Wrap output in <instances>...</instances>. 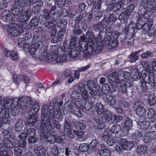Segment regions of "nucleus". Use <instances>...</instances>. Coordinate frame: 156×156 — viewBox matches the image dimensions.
Returning a JSON list of instances; mask_svg holds the SVG:
<instances>
[{"label":"nucleus","mask_w":156,"mask_h":156,"mask_svg":"<svg viewBox=\"0 0 156 156\" xmlns=\"http://www.w3.org/2000/svg\"><path fill=\"white\" fill-rule=\"evenodd\" d=\"M47 110L43 109L41 112V125L39 128V130L41 134H40V138L43 139V137L45 139L46 142H49L51 144L55 143V136L47 132L51 131L52 129L50 118L51 119H54L52 122L53 125L56 128L59 129L61 128L59 121L62 120L63 117L62 113L63 110L61 109L60 106H58L57 107H55L52 108H50L49 110V115L47 113Z\"/></svg>","instance_id":"nucleus-1"},{"label":"nucleus","mask_w":156,"mask_h":156,"mask_svg":"<svg viewBox=\"0 0 156 156\" xmlns=\"http://www.w3.org/2000/svg\"><path fill=\"white\" fill-rule=\"evenodd\" d=\"M87 86L89 89V93L91 95L88 96L90 99H92L95 95L100 96L101 94L99 89V86H97L96 84L92 80H89L87 82ZM78 89L81 92L80 94L79 92L76 90H74L72 94V97L77 101H80L83 98L86 100L88 98V93L85 89V86L82 83L79 84L78 87Z\"/></svg>","instance_id":"nucleus-2"},{"label":"nucleus","mask_w":156,"mask_h":156,"mask_svg":"<svg viewBox=\"0 0 156 156\" xmlns=\"http://www.w3.org/2000/svg\"><path fill=\"white\" fill-rule=\"evenodd\" d=\"M86 37L88 40V45L93 47L94 52L96 54L99 53L102 49L101 34L99 33L98 37H96L91 32L87 31L86 34Z\"/></svg>","instance_id":"nucleus-3"},{"label":"nucleus","mask_w":156,"mask_h":156,"mask_svg":"<svg viewBox=\"0 0 156 156\" xmlns=\"http://www.w3.org/2000/svg\"><path fill=\"white\" fill-rule=\"evenodd\" d=\"M79 47L80 51L84 53V56L89 57L92 55L94 51L93 47H90L87 44L86 37L84 36H81L79 41Z\"/></svg>","instance_id":"nucleus-4"},{"label":"nucleus","mask_w":156,"mask_h":156,"mask_svg":"<svg viewBox=\"0 0 156 156\" xmlns=\"http://www.w3.org/2000/svg\"><path fill=\"white\" fill-rule=\"evenodd\" d=\"M39 109V106L38 103H37L34 105L30 109L29 112L30 115L27 119L26 124L30 125V126H34L37 121L38 115L37 113Z\"/></svg>","instance_id":"nucleus-5"},{"label":"nucleus","mask_w":156,"mask_h":156,"mask_svg":"<svg viewBox=\"0 0 156 156\" xmlns=\"http://www.w3.org/2000/svg\"><path fill=\"white\" fill-rule=\"evenodd\" d=\"M119 145L115 147V149L119 152H122L125 151L129 150L134 146L133 141H127L125 139H122L119 140Z\"/></svg>","instance_id":"nucleus-6"},{"label":"nucleus","mask_w":156,"mask_h":156,"mask_svg":"<svg viewBox=\"0 0 156 156\" xmlns=\"http://www.w3.org/2000/svg\"><path fill=\"white\" fill-rule=\"evenodd\" d=\"M141 12H139L138 20L136 25V28L137 30H140L145 26V21L146 19H148L151 13L146 9H141Z\"/></svg>","instance_id":"nucleus-7"},{"label":"nucleus","mask_w":156,"mask_h":156,"mask_svg":"<svg viewBox=\"0 0 156 156\" xmlns=\"http://www.w3.org/2000/svg\"><path fill=\"white\" fill-rule=\"evenodd\" d=\"M15 3L12 7L11 9L12 14L14 16L20 15L23 10V7L25 5L24 3H23L25 0H14Z\"/></svg>","instance_id":"nucleus-8"},{"label":"nucleus","mask_w":156,"mask_h":156,"mask_svg":"<svg viewBox=\"0 0 156 156\" xmlns=\"http://www.w3.org/2000/svg\"><path fill=\"white\" fill-rule=\"evenodd\" d=\"M133 108L137 115L143 117L146 113V111L144 108V105L140 101H136L133 105Z\"/></svg>","instance_id":"nucleus-9"},{"label":"nucleus","mask_w":156,"mask_h":156,"mask_svg":"<svg viewBox=\"0 0 156 156\" xmlns=\"http://www.w3.org/2000/svg\"><path fill=\"white\" fill-rule=\"evenodd\" d=\"M122 129L121 132V135L126 136L128 135L129 132L132 128V121L129 118H127L124 123L122 125Z\"/></svg>","instance_id":"nucleus-10"},{"label":"nucleus","mask_w":156,"mask_h":156,"mask_svg":"<svg viewBox=\"0 0 156 156\" xmlns=\"http://www.w3.org/2000/svg\"><path fill=\"white\" fill-rule=\"evenodd\" d=\"M140 4L143 7V9L150 8L156 9V0H143Z\"/></svg>","instance_id":"nucleus-11"},{"label":"nucleus","mask_w":156,"mask_h":156,"mask_svg":"<svg viewBox=\"0 0 156 156\" xmlns=\"http://www.w3.org/2000/svg\"><path fill=\"white\" fill-rule=\"evenodd\" d=\"M66 54L72 58H75L77 57L80 51V48H73L70 47L67 48V49L65 50Z\"/></svg>","instance_id":"nucleus-12"},{"label":"nucleus","mask_w":156,"mask_h":156,"mask_svg":"<svg viewBox=\"0 0 156 156\" xmlns=\"http://www.w3.org/2000/svg\"><path fill=\"white\" fill-rule=\"evenodd\" d=\"M55 55L54 52L49 54L48 53L47 51L44 50L40 56L39 59L40 60L51 61H53L55 60Z\"/></svg>","instance_id":"nucleus-13"},{"label":"nucleus","mask_w":156,"mask_h":156,"mask_svg":"<svg viewBox=\"0 0 156 156\" xmlns=\"http://www.w3.org/2000/svg\"><path fill=\"white\" fill-rule=\"evenodd\" d=\"M36 133L35 130L33 128H29L27 130L26 134L30 143H34L37 141V138L35 136Z\"/></svg>","instance_id":"nucleus-14"},{"label":"nucleus","mask_w":156,"mask_h":156,"mask_svg":"<svg viewBox=\"0 0 156 156\" xmlns=\"http://www.w3.org/2000/svg\"><path fill=\"white\" fill-rule=\"evenodd\" d=\"M143 138V140L145 143L151 142L156 138V132L146 131Z\"/></svg>","instance_id":"nucleus-15"},{"label":"nucleus","mask_w":156,"mask_h":156,"mask_svg":"<svg viewBox=\"0 0 156 156\" xmlns=\"http://www.w3.org/2000/svg\"><path fill=\"white\" fill-rule=\"evenodd\" d=\"M5 108L6 109L5 112H9V109H10V113L12 115H17L18 113V111L14 107L15 106L13 105L12 103L11 102H6L5 103Z\"/></svg>","instance_id":"nucleus-16"},{"label":"nucleus","mask_w":156,"mask_h":156,"mask_svg":"<svg viewBox=\"0 0 156 156\" xmlns=\"http://www.w3.org/2000/svg\"><path fill=\"white\" fill-rule=\"evenodd\" d=\"M32 100L29 97H25L22 98L20 103V108L23 109H26L32 105Z\"/></svg>","instance_id":"nucleus-17"},{"label":"nucleus","mask_w":156,"mask_h":156,"mask_svg":"<svg viewBox=\"0 0 156 156\" xmlns=\"http://www.w3.org/2000/svg\"><path fill=\"white\" fill-rule=\"evenodd\" d=\"M98 9H95L91 11L88 16L89 18H90L92 17L94 20H98L102 16V13L98 8Z\"/></svg>","instance_id":"nucleus-18"},{"label":"nucleus","mask_w":156,"mask_h":156,"mask_svg":"<svg viewBox=\"0 0 156 156\" xmlns=\"http://www.w3.org/2000/svg\"><path fill=\"white\" fill-rule=\"evenodd\" d=\"M19 16L20 18V20L22 22H25L28 20L31 16V12L30 10H27L26 11L21 13Z\"/></svg>","instance_id":"nucleus-19"},{"label":"nucleus","mask_w":156,"mask_h":156,"mask_svg":"<svg viewBox=\"0 0 156 156\" xmlns=\"http://www.w3.org/2000/svg\"><path fill=\"white\" fill-rule=\"evenodd\" d=\"M34 153L37 156L45 155L48 154L45 148L42 146L35 147L34 148Z\"/></svg>","instance_id":"nucleus-20"},{"label":"nucleus","mask_w":156,"mask_h":156,"mask_svg":"<svg viewBox=\"0 0 156 156\" xmlns=\"http://www.w3.org/2000/svg\"><path fill=\"white\" fill-rule=\"evenodd\" d=\"M2 19L5 22H10L12 19L11 13L10 11L7 10H4L2 13Z\"/></svg>","instance_id":"nucleus-21"},{"label":"nucleus","mask_w":156,"mask_h":156,"mask_svg":"<svg viewBox=\"0 0 156 156\" xmlns=\"http://www.w3.org/2000/svg\"><path fill=\"white\" fill-rule=\"evenodd\" d=\"M7 31L9 35L14 37L17 36L21 34L20 32L14 27L9 26L7 30Z\"/></svg>","instance_id":"nucleus-22"},{"label":"nucleus","mask_w":156,"mask_h":156,"mask_svg":"<svg viewBox=\"0 0 156 156\" xmlns=\"http://www.w3.org/2000/svg\"><path fill=\"white\" fill-rule=\"evenodd\" d=\"M22 2L24 3L25 5L28 6L32 5L36 3H37V5L39 7L43 5V3L41 2V0H25V1Z\"/></svg>","instance_id":"nucleus-23"},{"label":"nucleus","mask_w":156,"mask_h":156,"mask_svg":"<svg viewBox=\"0 0 156 156\" xmlns=\"http://www.w3.org/2000/svg\"><path fill=\"white\" fill-rule=\"evenodd\" d=\"M147 116V118L151 122L154 123L156 121V113L154 109L151 108L148 110Z\"/></svg>","instance_id":"nucleus-24"},{"label":"nucleus","mask_w":156,"mask_h":156,"mask_svg":"<svg viewBox=\"0 0 156 156\" xmlns=\"http://www.w3.org/2000/svg\"><path fill=\"white\" fill-rule=\"evenodd\" d=\"M64 54H66L65 51H62L60 53H57L56 58L55 57V59L57 63H62L66 61V57Z\"/></svg>","instance_id":"nucleus-25"},{"label":"nucleus","mask_w":156,"mask_h":156,"mask_svg":"<svg viewBox=\"0 0 156 156\" xmlns=\"http://www.w3.org/2000/svg\"><path fill=\"white\" fill-rule=\"evenodd\" d=\"M73 106L70 105L67 106L66 109L67 110V111L74 114L78 117H80L82 116V112L80 111L78 108H76L74 110H73Z\"/></svg>","instance_id":"nucleus-26"},{"label":"nucleus","mask_w":156,"mask_h":156,"mask_svg":"<svg viewBox=\"0 0 156 156\" xmlns=\"http://www.w3.org/2000/svg\"><path fill=\"white\" fill-rule=\"evenodd\" d=\"M130 14L126 10H125L119 16V20L122 22L125 23L128 19Z\"/></svg>","instance_id":"nucleus-27"},{"label":"nucleus","mask_w":156,"mask_h":156,"mask_svg":"<svg viewBox=\"0 0 156 156\" xmlns=\"http://www.w3.org/2000/svg\"><path fill=\"white\" fill-rule=\"evenodd\" d=\"M39 38L37 35H35L33 39L32 44L33 47H35L37 49L42 44V43Z\"/></svg>","instance_id":"nucleus-28"},{"label":"nucleus","mask_w":156,"mask_h":156,"mask_svg":"<svg viewBox=\"0 0 156 156\" xmlns=\"http://www.w3.org/2000/svg\"><path fill=\"white\" fill-rule=\"evenodd\" d=\"M10 119L9 114L5 112V114L3 117L0 118V127H1L3 124L8 123Z\"/></svg>","instance_id":"nucleus-29"},{"label":"nucleus","mask_w":156,"mask_h":156,"mask_svg":"<svg viewBox=\"0 0 156 156\" xmlns=\"http://www.w3.org/2000/svg\"><path fill=\"white\" fill-rule=\"evenodd\" d=\"M106 98L107 103L109 105L113 106L116 104L115 98L112 95L106 94Z\"/></svg>","instance_id":"nucleus-30"},{"label":"nucleus","mask_w":156,"mask_h":156,"mask_svg":"<svg viewBox=\"0 0 156 156\" xmlns=\"http://www.w3.org/2000/svg\"><path fill=\"white\" fill-rule=\"evenodd\" d=\"M150 125V122L148 121H139L137 123V127L141 129H147Z\"/></svg>","instance_id":"nucleus-31"},{"label":"nucleus","mask_w":156,"mask_h":156,"mask_svg":"<svg viewBox=\"0 0 156 156\" xmlns=\"http://www.w3.org/2000/svg\"><path fill=\"white\" fill-rule=\"evenodd\" d=\"M95 109L99 114H103L105 110L103 105L99 102L96 103L95 106Z\"/></svg>","instance_id":"nucleus-32"},{"label":"nucleus","mask_w":156,"mask_h":156,"mask_svg":"<svg viewBox=\"0 0 156 156\" xmlns=\"http://www.w3.org/2000/svg\"><path fill=\"white\" fill-rule=\"evenodd\" d=\"M89 67V65H87L84 67L79 68L78 70L76 71L74 73L75 78H79L80 76V72H84L87 70Z\"/></svg>","instance_id":"nucleus-33"},{"label":"nucleus","mask_w":156,"mask_h":156,"mask_svg":"<svg viewBox=\"0 0 156 156\" xmlns=\"http://www.w3.org/2000/svg\"><path fill=\"white\" fill-rule=\"evenodd\" d=\"M140 81L141 82V86L140 88L137 89V90L140 93H141L143 91L146 90L147 87L146 85V80H144V79H140Z\"/></svg>","instance_id":"nucleus-34"},{"label":"nucleus","mask_w":156,"mask_h":156,"mask_svg":"<svg viewBox=\"0 0 156 156\" xmlns=\"http://www.w3.org/2000/svg\"><path fill=\"white\" fill-rule=\"evenodd\" d=\"M73 28V33L75 35L79 36L83 33V30L80 28L78 24H75Z\"/></svg>","instance_id":"nucleus-35"},{"label":"nucleus","mask_w":156,"mask_h":156,"mask_svg":"<svg viewBox=\"0 0 156 156\" xmlns=\"http://www.w3.org/2000/svg\"><path fill=\"white\" fill-rule=\"evenodd\" d=\"M3 143L4 146L6 147L9 148H12L14 147L13 143L6 138L4 139Z\"/></svg>","instance_id":"nucleus-36"},{"label":"nucleus","mask_w":156,"mask_h":156,"mask_svg":"<svg viewBox=\"0 0 156 156\" xmlns=\"http://www.w3.org/2000/svg\"><path fill=\"white\" fill-rule=\"evenodd\" d=\"M147 151V148L145 145H140L137 147V152L140 154H146Z\"/></svg>","instance_id":"nucleus-37"},{"label":"nucleus","mask_w":156,"mask_h":156,"mask_svg":"<svg viewBox=\"0 0 156 156\" xmlns=\"http://www.w3.org/2000/svg\"><path fill=\"white\" fill-rule=\"evenodd\" d=\"M94 119L96 122H97L96 126L97 128L99 129H102L104 127V125L103 123L101 122L102 121V118H99L98 116L95 117Z\"/></svg>","instance_id":"nucleus-38"},{"label":"nucleus","mask_w":156,"mask_h":156,"mask_svg":"<svg viewBox=\"0 0 156 156\" xmlns=\"http://www.w3.org/2000/svg\"><path fill=\"white\" fill-rule=\"evenodd\" d=\"M121 127L120 125L116 124L113 126L110 130L112 133L116 134L118 133L120 131Z\"/></svg>","instance_id":"nucleus-39"},{"label":"nucleus","mask_w":156,"mask_h":156,"mask_svg":"<svg viewBox=\"0 0 156 156\" xmlns=\"http://www.w3.org/2000/svg\"><path fill=\"white\" fill-rule=\"evenodd\" d=\"M66 126H65L64 129L65 132L66 133V136L69 139H71L74 137V136L72 133V129L70 128L69 126H68V128H66Z\"/></svg>","instance_id":"nucleus-40"},{"label":"nucleus","mask_w":156,"mask_h":156,"mask_svg":"<svg viewBox=\"0 0 156 156\" xmlns=\"http://www.w3.org/2000/svg\"><path fill=\"white\" fill-rule=\"evenodd\" d=\"M103 114L105 119L108 121H110L112 119V113L108 110H105Z\"/></svg>","instance_id":"nucleus-41"},{"label":"nucleus","mask_w":156,"mask_h":156,"mask_svg":"<svg viewBox=\"0 0 156 156\" xmlns=\"http://www.w3.org/2000/svg\"><path fill=\"white\" fill-rule=\"evenodd\" d=\"M118 139L116 137H109L106 140V143L108 145L113 146L118 140Z\"/></svg>","instance_id":"nucleus-42"},{"label":"nucleus","mask_w":156,"mask_h":156,"mask_svg":"<svg viewBox=\"0 0 156 156\" xmlns=\"http://www.w3.org/2000/svg\"><path fill=\"white\" fill-rule=\"evenodd\" d=\"M109 44L113 48L116 46L118 43L117 38L116 37L109 38Z\"/></svg>","instance_id":"nucleus-43"},{"label":"nucleus","mask_w":156,"mask_h":156,"mask_svg":"<svg viewBox=\"0 0 156 156\" xmlns=\"http://www.w3.org/2000/svg\"><path fill=\"white\" fill-rule=\"evenodd\" d=\"M136 27V25L135 23L133 22H131L129 25L128 27L125 28L124 30L125 32H130L131 33L133 32L134 30V27Z\"/></svg>","instance_id":"nucleus-44"},{"label":"nucleus","mask_w":156,"mask_h":156,"mask_svg":"<svg viewBox=\"0 0 156 156\" xmlns=\"http://www.w3.org/2000/svg\"><path fill=\"white\" fill-rule=\"evenodd\" d=\"M148 102L151 106L154 105L156 103V98L154 94H151L149 95Z\"/></svg>","instance_id":"nucleus-45"},{"label":"nucleus","mask_w":156,"mask_h":156,"mask_svg":"<svg viewBox=\"0 0 156 156\" xmlns=\"http://www.w3.org/2000/svg\"><path fill=\"white\" fill-rule=\"evenodd\" d=\"M99 154L100 156H110L111 152L108 149H104L99 151Z\"/></svg>","instance_id":"nucleus-46"},{"label":"nucleus","mask_w":156,"mask_h":156,"mask_svg":"<svg viewBox=\"0 0 156 156\" xmlns=\"http://www.w3.org/2000/svg\"><path fill=\"white\" fill-rule=\"evenodd\" d=\"M89 146L88 144H81L79 147V150L83 152H87L89 149Z\"/></svg>","instance_id":"nucleus-47"},{"label":"nucleus","mask_w":156,"mask_h":156,"mask_svg":"<svg viewBox=\"0 0 156 156\" xmlns=\"http://www.w3.org/2000/svg\"><path fill=\"white\" fill-rule=\"evenodd\" d=\"M101 92L105 94L110 92V89L107 83H105L102 87Z\"/></svg>","instance_id":"nucleus-48"},{"label":"nucleus","mask_w":156,"mask_h":156,"mask_svg":"<svg viewBox=\"0 0 156 156\" xmlns=\"http://www.w3.org/2000/svg\"><path fill=\"white\" fill-rule=\"evenodd\" d=\"M141 64L146 71L148 73H151L152 71L150 69L148 64L147 62L143 61L141 63Z\"/></svg>","instance_id":"nucleus-49"},{"label":"nucleus","mask_w":156,"mask_h":156,"mask_svg":"<svg viewBox=\"0 0 156 156\" xmlns=\"http://www.w3.org/2000/svg\"><path fill=\"white\" fill-rule=\"evenodd\" d=\"M74 126L77 129L83 130L86 128L85 124L80 122H76L74 124Z\"/></svg>","instance_id":"nucleus-50"},{"label":"nucleus","mask_w":156,"mask_h":156,"mask_svg":"<svg viewBox=\"0 0 156 156\" xmlns=\"http://www.w3.org/2000/svg\"><path fill=\"white\" fill-rule=\"evenodd\" d=\"M113 31V28L111 27H107L105 30V36L107 37L109 39V38L110 37Z\"/></svg>","instance_id":"nucleus-51"},{"label":"nucleus","mask_w":156,"mask_h":156,"mask_svg":"<svg viewBox=\"0 0 156 156\" xmlns=\"http://www.w3.org/2000/svg\"><path fill=\"white\" fill-rule=\"evenodd\" d=\"M98 140L96 139L93 140L89 145V147L91 149H94L98 145Z\"/></svg>","instance_id":"nucleus-52"},{"label":"nucleus","mask_w":156,"mask_h":156,"mask_svg":"<svg viewBox=\"0 0 156 156\" xmlns=\"http://www.w3.org/2000/svg\"><path fill=\"white\" fill-rule=\"evenodd\" d=\"M72 74L70 70H66L62 74L61 77L62 78H71Z\"/></svg>","instance_id":"nucleus-53"},{"label":"nucleus","mask_w":156,"mask_h":156,"mask_svg":"<svg viewBox=\"0 0 156 156\" xmlns=\"http://www.w3.org/2000/svg\"><path fill=\"white\" fill-rule=\"evenodd\" d=\"M77 41V38L76 37H72L70 39V47H72L73 48H76V41Z\"/></svg>","instance_id":"nucleus-54"},{"label":"nucleus","mask_w":156,"mask_h":156,"mask_svg":"<svg viewBox=\"0 0 156 156\" xmlns=\"http://www.w3.org/2000/svg\"><path fill=\"white\" fill-rule=\"evenodd\" d=\"M146 80V83L148 84L152 87H154L156 86V83L154 79H144Z\"/></svg>","instance_id":"nucleus-55"},{"label":"nucleus","mask_w":156,"mask_h":156,"mask_svg":"<svg viewBox=\"0 0 156 156\" xmlns=\"http://www.w3.org/2000/svg\"><path fill=\"white\" fill-rule=\"evenodd\" d=\"M23 127V124L22 121H18L16 124L15 130L16 131H20L22 129Z\"/></svg>","instance_id":"nucleus-56"},{"label":"nucleus","mask_w":156,"mask_h":156,"mask_svg":"<svg viewBox=\"0 0 156 156\" xmlns=\"http://www.w3.org/2000/svg\"><path fill=\"white\" fill-rule=\"evenodd\" d=\"M124 4V2H122L121 1H119L118 2H116V3H115L114 6L115 7V9H114V11H117L119 9L122 5Z\"/></svg>","instance_id":"nucleus-57"},{"label":"nucleus","mask_w":156,"mask_h":156,"mask_svg":"<svg viewBox=\"0 0 156 156\" xmlns=\"http://www.w3.org/2000/svg\"><path fill=\"white\" fill-rule=\"evenodd\" d=\"M50 154L53 156H57L58 153V151L56 147L54 146L50 151Z\"/></svg>","instance_id":"nucleus-58"},{"label":"nucleus","mask_w":156,"mask_h":156,"mask_svg":"<svg viewBox=\"0 0 156 156\" xmlns=\"http://www.w3.org/2000/svg\"><path fill=\"white\" fill-rule=\"evenodd\" d=\"M26 38H20L18 39V45L20 47H21L23 46V45L26 43Z\"/></svg>","instance_id":"nucleus-59"},{"label":"nucleus","mask_w":156,"mask_h":156,"mask_svg":"<svg viewBox=\"0 0 156 156\" xmlns=\"http://www.w3.org/2000/svg\"><path fill=\"white\" fill-rule=\"evenodd\" d=\"M38 24V21L37 19L33 18L30 21V24L31 27H36Z\"/></svg>","instance_id":"nucleus-60"},{"label":"nucleus","mask_w":156,"mask_h":156,"mask_svg":"<svg viewBox=\"0 0 156 156\" xmlns=\"http://www.w3.org/2000/svg\"><path fill=\"white\" fill-rule=\"evenodd\" d=\"M130 61L131 62H134L138 59V56L134 54V52H132L129 56Z\"/></svg>","instance_id":"nucleus-61"},{"label":"nucleus","mask_w":156,"mask_h":156,"mask_svg":"<svg viewBox=\"0 0 156 156\" xmlns=\"http://www.w3.org/2000/svg\"><path fill=\"white\" fill-rule=\"evenodd\" d=\"M116 20V18L115 16L113 15H111L108 19V22L109 24L112 25L115 21Z\"/></svg>","instance_id":"nucleus-62"},{"label":"nucleus","mask_w":156,"mask_h":156,"mask_svg":"<svg viewBox=\"0 0 156 156\" xmlns=\"http://www.w3.org/2000/svg\"><path fill=\"white\" fill-rule=\"evenodd\" d=\"M145 26H146L147 29H150L152 26L153 22V20L151 18L149 19L145 23Z\"/></svg>","instance_id":"nucleus-63"},{"label":"nucleus","mask_w":156,"mask_h":156,"mask_svg":"<svg viewBox=\"0 0 156 156\" xmlns=\"http://www.w3.org/2000/svg\"><path fill=\"white\" fill-rule=\"evenodd\" d=\"M7 7L6 1L4 0H0V9H3Z\"/></svg>","instance_id":"nucleus-64"}]
</instances>
